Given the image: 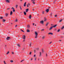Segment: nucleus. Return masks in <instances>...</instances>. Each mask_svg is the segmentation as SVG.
Segmentation results:
<instances>
[{
	"label": "nucleus",
	"mask_w": 64,
	"mask_h": 64,
	"mask_svg": "<svg viewBox=\"0 0 64 64\" xmlns=\"http://www.w3.org/2000/svg\"><path fill=\"white\" fill-rule=\"evenodd\" d=\"M35 33L36 34V36H35V38H37V36H38V33L37 32H36Z\"/></svg>",
	"instance_id": "1"
},
{
	"label": "nucleus",
	"mask_w": 64,
	"mask_h": 64,
	"mask_svg": "<svg viewBox=\"0 0 64 64\" xmlns=\"http://www.w3.org/2000/svg\"><path fill=\"white\" fill-rule=\"evenodd\" d=\"M10 37L9 36H8L6 38V40H9V39H10Z\"/></svg>",
	"instance_id": "2"
},
{
	"label": "nucleus",
	"mask_w": 64,
	"mask_h": 64,
	"mask_svg": "<svg viewBox=\"0 0 64 64\" xmlns=\"http://www.w3.org/2000/svg\"><path fill=\"white\" fill-rule=\"evenodd\" d=\"M46 11L47 13L49 12V9H46Z\"/></svg>",
	"instance_id": "3"
},
{
	"label": "nucleus",
	"mask_w": 64,
	"mask_h": 64,
	"mask_svg": "<svg viewBox=\"0 0 64 64\" xmlns=\"http://www.w3.org/2000/svg\"><path fill=\"white\" fill-rule=\"evenodd\" d=\"M6 3H10V1L9 0H6Z\"/></svg>",
	"instance_id": "4"
},
{
	"label": "nucleus",
	"mask_w": 64,
	"mask_h": 64,
	"mask_svg": "<svg viewBox=\"0 0 64 64\" xmlns=\"http://www.w3.org/2000/svg\"><path fill=\"white\" fill-rule=\"evenodd\" d=\"M26 12H28V11H29V9L27 8L26 10Z\"/></svg>",
	"instance_id": "5"
},
{
	"label": "nucleus",
	"mask_w": 64,
	"mask_h": 64,
	"mask_svg": "<svg viewBox=\"0 0 64 64\" xmlns=\"http://www.w3.org/2000/svg\"><path fill=\"white\" fill-rule=\"evenodd\" d=\"M48 34V35H53V34L52 33H51V32H49Z\"/></svg>",
	"instance_id": "6"
},
{
	"label": "nucleus",
	"mask_w": 64,
	"mask_h": 64,
	"mask_svg": "<svg viewBox=\"0 0 64 64\" xmlns=\"http://www.w3.org/2000/svg\"><path fill=\"white\" fill-rule=\"evenodd\" d=\"M22 38H23V39H25V38H26V36H25L24 35L23 36V37H22Z\"/></svg>",
	"instance_id": "7"
},
{
	"label": "nucleus",
	"mask_w": 64,
	"mask_h": 64,
	"mask_svg": "<svg viewBox=\"0 0 64 64\" xmlns=\"http://www.w3.org/2000/svg\"><path fill=\"white\" fill-rule=\"evenodd\" d=\"M12 14H13V12H12V11H11L10 13V15H12Z\"/></svg>",
	"instance_id": "8"
},
{
	"label": "nucleus",
	"mask_w": 64,
	"mask_h": 64,
	"mask_svg": "<svg viewBox=\"0 0 64 64\" xmlns=\"http://www.w3.org/2000/svg\"><path fill=\"white\" fill-rule=\"evenodd\" d=\"M40 23H41V24H43L44 23V21H42L40 22Z\"/></svg>",
	"instance_id": "9"
},
{
	"label": "nucleus",
	"mask_w": 64,
	"mask_h": 64,
	"mask_svg": "<svg viewBox=\"0 0 64 64\" xmlns=\"http://www.w3.org/2000/svg\"><path fill=\"white\" fill-rule=\"evenodd\" d=\"M26 2H25L24 4V7H25L26 6Z\"/></svg>",
	"instance_id": "10"
},
{
	"label": "nucleus",
	"mask_w": 64,
	"mask_h": 64,
	"mask_svg": "<svg viewBox=\"0 0 64 64\" xmlns=\"http://www.w3.org/2000/svg\"><path fill=\"white\" fill-rule=\"evenodd\" d=\"M27 28H30V25H28L27 26Z\"/></svg>",
	"instance_id": "11"
},
{
	"label": "nucleus",
	"mask_w": 64,
	"mask_h": 64,
	"mask_svg": "<svg viewBox=\"0 0 64 64\" xmlns=\"http://www.w3.org/2000/svg\"><path fill=\"white\" fill-rule=\"evenodd\" d=\"M48 24H49V22H47L46 23V26H47V25H48Z\"/></svg>",
	"instance_id": "12"
},
{
	"label": "nucleus",
	"mask_w": 64,
	"mask_h": 64,
	"mask_svg": "<svg viewBox=\"0 0 64 64\" xmlns=\"http://www.w3.org/2000/svg\"><path fill=\"white\" fill-rule=\"evenodd\" d=\"M52 28H53V26H52V27H51L49 29V30H51L52 29Z\"/></svg>",
	"instance_id": "13"
},
{
	"label": "nucleus",
	"mask_w": 64,
	"mask_h": 64,
	"mask_svg": "<svg viewBox=\"0 0 64 64\" xmlns=\"http://www.w3.org/2000/svg\"><path fill=\"white\" fill-rule=\"evenodd\" d=\"M56 26H57V25L56 24L55 25H54V26H52L53 28H55V27H56Z\"/></svg>",
	"instance_id": "14"
},
{
	"label": "nucleus",
	"mask_w": 64,
	"mask_h": 64,
	"mask_svg": "<svg viewBox=\"0 0 64 64\" xmlns=\"http://www.w3.org/2000/svg\"><path fill=\"white\" fill-rule=\"evenodd\" d=\"M8 14H7V13H6V17H7V16H8Z\"/></svg>",
	"instance_id": "15"
},
{
	"label": "nucleus",
	"mask_w": 64,
	"mask_h": 64,
	"mask_svg": "<svg viewBox=\"0 0 64 64\" xmlns=\"http://www.w3.org/2000/svg\"><path fill=\"white\" fill-rule=\"evenodd\" d=\"M62 20H63V19H61V20H59V22H61L62 21Z\"/></svg>",
	"instance_id": "16"
},
{
	"label": "nucleus",
	"mask_w": 64,
	"mask_h": 64,
	"mask_svg": "<svg viewBox=\"0 0 64 64\" xmlns=\"http://www.w3.org/2000/svg\"><path fill=\"white\" fill-rule=\"evenodd\" d=\"M24 15H26V13L25 12H24Z\"/></svg>",
	"instance_id": "17"
},
{
	"label": "nucleus",
	"mask_w": 64,
	"mask_h": 64,
	"mask_svg": "<svg viewBox=\"0 0 64 64\" xmlns=\"http://www.w3.org/2000/svg\"><path fill=\"white\" fill-rule=\"evenodd\" d=\"M31 17H32L31 15H30L29 16V18H30V19H31Z\"/></svg>",
	"instance_id": "18"
},
{
	"label": "nucleus",
	"mask_w": 64,
	"mask_h": 64,
	"mask_svg": "<svg viewBox=\"0 0 64 64\" xmlns=\"http://www.w3.org/2000/svg\"><path fill=\"white\" fill-rule=\"evenodd\" d=\"M64 26L62 27L61 28V29H62H62H64Z\"/></svg>",
	"instance_id": "19"
},
{
	"label": "nucleus",
	"mask_w": 64,
	"mask_h": 64,
	"mask_svg": "<svg viewBox=\"0 0 64 64\" xmlns=\"http://www.w3.org/2000/svg\"><path fill=\"white\" fill-rule=\"evenodd\" d=\"M27 32H30V30H27Z\"/></svg>",
	"instance_id": "20"
},
{
	"label": "nucleus",
	"mask_w": 64,
	"mask_h": 64,
	"mask_svg": "<svg viewBox=\"0 0 64 64\" xmlns=\"http://www.w3.org/2000/svg\"><path fill=\"white\" fill-rule=\"evenodd\" d=\"M6 21V20H5L3 19V22H5Z\"/></svg>",
	"instance_id": "21"
},
{
	"label": "nucleus",
	"mask_w": 64,
	"mask_h": 64,
	"mask_svg": "<svg viewBox=\"0 0 64 64\" xmlns=\"http://www.w3.org/2000/svg\"><path fill=\"white\" fill-rule=\"evenodd\" d=\"M44 21H46V18H44Z\"/></svg>",
	"instance_id": "22"
},
{
	"label": "nucleus",
	"mask_w": 64,
	"mask_h": 64,
	"mask_svg": "<svg viewBox=\"0 0 64 64\" xmlns=\"http://www.w3.org/2000/svg\"><path fill=\"white\" fill-rule=\"evenodd\" d=\"M19 7H20V10H22V8H21V6H19Z\"/></svg>",
	"instance_id": "23"
},
{
	"label": "nucleus",
	"mask_w": 64,
	"mask_h": 64,
	"mask_svg": "<svg viewBox=\"0 0 64 64\" xmlns=\"http://www.w3.org/2000/svg\"><path fill=\"white\" fill-rule=\"evenodd\" d=\"M18 5H16V8H17V7H18Z\"/></svg>",
	"instance_id": "24"
},
{
	"label": "nucleus",
	"mask_w": 64,
	"mask_h": 64,
	"mask_svg": "<svg viewBox=\"0 0 64 64\" xmlns=\"http://www.w3.org/2000/svg\"><path fill=\"white\" fill-rule=\"evenodd\" d=\"M44 38H45V37L44 36H43L42 37V39H44Z\"/></svg>",
	"instance_id": "25"
},
{
	"label": "nucleus",
	"mask_w": 64,
	"mask_h": 64,
	"mask_svg": "<svg viewBox=\"0 0 64 64\" xmlns=\"http://www.w3.org/2000/svg\"><path fill=\"white\" fill-rule=\"evenodd\" d=\"M0 19H3V18L2 17H0Z\"/></svg>",
	"instance_id": "26"
},
{
	"label": "nucleus",
	"mask_w": 64,
	"mask_h": 64,
	"mask_svg": "<svg viewBox=\"0 0 64 64\" xmlns=\"http://www.w3.org/2000/svg\"><path fill=\"white\" fill-rule=\"evenodd\" d=\"M32 2L33 4H35V2H34V1Z\"/></svg>",
	"instance_id": "27"
},
{
	"label": "nucleus",
	"mask_w": 64,
	"mask_h": 64,
	"mask_svg": "<svg viewBox=\"0 0 64 64\" xmlns=\"http://www.w3.org/2000/svg\"><path fill=\"white\" fill-rule=\"evenodd\" d=\"M40 57L41 56V52H40Z\"/></svg>",
	"instance_id": "28"
},
{
	"label": "nucleus",
	"mask_w": 64,
	"mask_h": 64,
	"mask_svg": "<svg viewBox=\"0 0 64 64\" xmlns=\"http://www.w3.org/2000/svg\"><path fill=\"white\" fill-rule=\"evenodd\" d=\"M12 11L13 12H15V9H14V10H12Z\"/></svg>",
	"instance_id": "29"
},
{
	"label": "nucleus",
	"mask_w": 64,
	"mask_h": 64,
	"mask_svg": "<svg viewBox=\"0 0 64 64\" xmlns=\"http://www.w3.org/2000/svg\"><path fill=\"white\" fill-rule=\"evenodd\" d=\"M30 47H31V42H30Z\"/></svg>",
	"instance_id": "30"
},
{
	"label": "nucleus",
	"mask_w": 64,
	"mask_h": 64,
	"mask_svg": "<svg viewBox=\"0 0 64 64\" xmlns=\"http://www.w3.org/2000/svg\"><path fill=\"white\" fill-rule=\"evenodd\" d=\"M60 29H58V30L57 31V32H59V31H60Z\"/></svg>",
	"instance_id": "31"
},
{
	"label": "nucleus",
	"mask_w": 64,
	"mask_h": 64,
	"mask_svg": "<svg viewBox=\"0 0 64 64\" xmlns=\"http://www.w3.org/2000/svg\"><path fill=\"white\" fill-rule=\"evenodd\" d=\"M20 30H21L22 31V32H24V30H22V29H20Z\"/></svg>",
	"instance_id": "32"
},
{
	"label": "nucleus",
	"mask_w": 64,
	"mask_h": 64,
	"mask_svg": "<svg viewBox=\"0 0 64 64\" xmlns=\"http://www.w3.org/2000/svg\"><path fill=\"white\" fill-rule=\"evenodd\" d=\"M10 61L12 63H13V60H10Z\"/></svg>",
	"instance_id": "33"
},
{
	"label": "nucleus",
	"mask_w": 64,
	"mask_h": 64,
	"mask_svg": "<svg viewBox=\"0 0 64 64\" xmlns=\"http://www.w3.org/2000/svg\"><path fill=\"white\" fill-rule=\"evenodd\" d=\"M35 49H36V50H37L38 51V50H39V48H36Z\"/></svg>",
	"instance_id": "34"
},
{
	"label": "nucleus",
	"mask_w": 64,
	"mask_h": 64,
	"mask_svg": "<svg viewBox=\"0 0 64 64\" xmlns=\"http://www.w3.org/2000/svg\"><path fill=\"white\" fill-rule=\"evenodd\" d=\"M18 47H20V44H18Z\"/></svg>",
	"instance_id": "35"
},
{
	"label": "nucleus",
	"mask_w": 64,
	"mask_h": 64,
	"mask_svg": "<svg viewBox=\"0 0 64 64\" xmlns=\"http://www.w3.org/2000/svg\"><path fill=\"white\" fill-rule=\"evenodd\" d=\"M4 64H6V63L5 62V61H4Z\"/></svg>",
	"instance_id": "36"
},
{
	"label": "nucleus",
	"mask_w": 64,
	"mask_h": 64,
	"mask_svg": "<svg viewBox=\"0 0 64 64\" xmlns=\"http://www.w3.org/2000/svg\"><path fill=\"white\" fill-rule=\"evenodd\" d=\"M42 53L44 52V50H43V49H42Z\"/></svg>",
	"instance_id": "37"
},
{
	"label": "nucleus",
	"mask_w": 64,
	"mask_h": 64,
	"mask_svg": "<svg viewBox=\"0 0 64 64\" xmlns=\"http://www.w3.org/2000/svg\"><path fill=\"white\" fill-rule=\"evenodd\" d=\"M44 29H42L41 30V31H44Z\"/></svg>",
	"instance_id": "38"
},
{
	"label": "nucleus",
	"mask_w": 64,
	"mask_h": 64,
	"mask_svg": "<svg viewBox=\"0 0 64 64\" xmlns=\"http://www.w3.org/2000/svg\"><path fill=\"white\" fill-rule=\"evenodd\" d=\"M34 53H36V50H34Z\"/></svg>",
	"instance_id": "39"
},
{
	"label": "nucleus",
	"mask_w": 64,
	"mask_h": 64,
	"mask_svg": "<svg viewBox=\"0 0 64 64\" xmlns=\"http://www.w3.org/2000/svg\"><path fill=\"white\" fill-rule=\"evenodd\" d=\"M9 52H8L7 53H6V54H9Z\"/></svg>",
	"instance_id": "40"
},
{
	"label": "nucleus",
	"mask_w": 64,
	"mask_h": 64,
	"mask_svg": "<svg viewBox=\"0 0 64 64\" xmlns=\"http://www.w3.org/2000/svg\"><path fill=\"white\" fill-rule=\"evenodd\" d=\"M24 61V60H21V62H23V61Z\"/></svg>",
	"instance_id": "41"
},
{
	"label": "nucleus",
	"mask_w": 64,
	"mask_h": 64,
	"mask_svg": "<svg viewBox=\"0 0 64 64\" xmlns=\"http://www.w3.org/2000/svg\"><path fill=\"white\" fill-rule=\"evenodd\" d=\"M57 15H56L55 16V17H57Z\"/></svg>",
	"instance_id": "42"
},
{
	"label": "nucleus",
	"mask_w": 64,
	"mask_h": 64,
	"mask_svg": "<svg viewBox=\"0 0 64 64\" xmlns=\"http://www.w3.org/2000/svg\"><path fill=\"white\" fill-rule=\"evenodd\" d=\"M12 9H14V8H13V7H12Z\"/></svg>",
	"instance_id": "43"
},
{
	"label": "nucleus",
	"mask_w": 64,
	"mask_h": 64,
	"mask_svg": "<svg viewBox=\"0 0 64 64\" xmlns=\"http://www.w3.org/2000/svg\"><path fill=\"white\" fill-rule=\"evenodd\" d=\"M42 14H44V11H42Z\"/></svg>",
	"instance_id": "44"
},
{
	"label": "nucleus",
	"mask_w": 64,
	"mask_h": 64,
	"mask_svg": "<svg viewBox=\"0 0 64 64\" xmlns=\"http://www.w3.org/2000/svg\"><path fill=\"white\" fill-rule=\"evenodd\" d=\"M52 13H51L50 14V16L51 17L52 16Z\"/></svg>",
	"instance_id": "45"
},
{
	"label": "nucleus",
	"mask_w": 64,
	"mask_h": 64,
	"mask_svg": "<svg viewBox=\"0 0 64 64\" xmlns=\"http://www.w3.org/2000/svg\"><path fill=\"white\" fill-rule=\"evenodd\" d=\"M10 8H8L7 9V10H10Z\"/></svg>",
	"instance_id": "46"
},
{
	"label": "nucleus",
	"mask_w": 64,
	"mask_h": 64,
	"mask_svg": "<svg viewBox=\"0 0 64 64\" xmlns=\"http://www.w3.org/2000/svg\"><path fill=\"white\" fill-rule=\"evenodd\" d=\"M17 27V25H16L15 27Z\"/></svg>",
	"instance_id": "47"
},
{
	"label": "nucleus",
	"mask_w": 64,
	"mask_h": 64,
	"mask_svg": "<svg viewBox=\"0 0 64 64\" xmlns=\"http://www.w3.org/2000/svg\"><path fill=\"white\" fill-rule=\"evenodd\" d=\"M31 53H32V52H30V55H31Z\"/></svg>",
	"instance_id": "48"
},
{
	"label": "nucleus",
	"mask_w": 64,
	"mask_h": 64,
	"mask_svg": "<svg viewBox=\"0 0 64 64\" xmlns=\"http://www.w3.org/2000/svg\"><path fill=\"white\" fill-rule=\"evenodd\" d=\"M27 7H29V6H28V4H27Z\"/></svg>",
	"instance_id": "49"
},
{
	"label": "nucleus",
	"mask_w": 64,
	"mask_h": 64,
	"mask_svg": "<svg viewBox=\"0 0 64 64\" xmlns=\"http://www.w3.org/2000/svg\"><path fill=\"white\" fill-rule=\"evenodd\" d=\"M12 54H14V53L13 52H12Z\"/></svg>",
	"instance_id": "50"
},
{
	"label": "nucleus",
	"mask_w": 64,
	"mask_h": 64,
	"mask_svg": "<svg viewBox=\"0 0 64 64\" xmlns=\"http://www.w3.org/2000/svg\"><path fill=\"white\" fill-rule=\"evenodd\" d=\"M34 57H36V54H34Z\"/></svg>",
	"instance_id": "51"
},
{
	"label": "nucleus",
	"mask_w": 64,
	"mask_h": 64,
	"mask_svg": "<svg viewBox=\"0 0 64 64\" xmlns=\"http://www.w3.org/2000/svg\"><path fill=\"white\" fill-rule=\"evenodd\" d=\"M18 21L16 19V22H17V21Z\"/></svg>",
	"instance_id": "52"
},
{
	"label": "nucleus",
	"mask_w": 64,
	"mask_h": 64,
	"mask_svg": "<svg viewBox=\"0 0 64 64\" xmlns=\"http://www.w3.org/2000/svg\"><path fill=\"white\" fill-rule=\"evenodd\" d=\"M32 59H33V58H32L31 59V61H32Z\"/></svg>",
	"instance_id": "53"
},
{
	"label": "nucleus",
	"mask_w": 64,
	"mask_h": 64,
	"mask_svg": "<svg viewBox=\"0 0 64 64\" xmlns=\"http://www.w3.org/2000/svg\"><path fill=\"white\" fill-rule=\"evenodd\" d=\"M32 2H34V0H32Z\"/></svg>",
	"instance_id": "54"
},
{
	"label": "nucleus",
	"mask_w": 64,
	"mask_h": 64,
	"mask_svg": "<svg viewBox=\"0 0 64 64\" xmlns=\"http://www.w3.org/2000/svg\"><path fill=\"white\" fill-rule=\"evenodd\" d=\"M20 35H18V37H20Z\"/></svg>",
	"instance_id": "55"
},
{
	"label": "nucleus",
	"mask_w": 64,
	"mask_h": 64,
	"mask_svg": "<svg viewBox=\"0 0 64 64\" xmlns=\"http://www.w3.org/2000/svg\"><path fill=\"white\" fill-rule=\"evenodd\" d=\"M25 40H24L23 41V42H25Z\"/></svg>",
	"instance_id": "56"
},
{
	"label": "nucleus",
	"mask_w": 64,
	"mask_h": 64,
	"mask_svg": "<svg viewBox=\"0 0 64 64\" xmlns=\"http://www.w3.org/2000/svg\"><path fill=\"white\" fill-rule=\"evenodd\" d=\"M55 2H56L55 1H54V2H53V3L54 4L55 3Z\"/></svg>",
	"instance_id": "57"
},
{
	"label": "nucleus",
	"mask_w": 64,
	"mask_h": 64,
	"mask_svg": "<svg viewBox=\"0 0 64 64\" xmlns=\"http://www.w3.org/2000/svg\"><path fill=\"white\" fill-rule=\"evenodd\" d=\"M60 38H63V36H61V37H60Z\"/></svg>",
	"instance_id": "58"
},
{
	"label": "nucleus",
	"mask_w": 64,
	"mask_h": 64,
	"mask_svg": "<svg viewBox=\"0 0 64 64\" xmlns=\"http://www.w3.org/2000/svg\"><path fill=\"white\" fill-rule=\"evenodd\" d=\"M51 43H52V42H50L49 43V44H51Z\"/></svg>",
	"instance_id": "59"
},
{
	"label": "nucleus",
	"mask_w": 64,
	"mask_h": 64,
	"mask_svg": "<svg viewBox=\"0 0 64 64\" xmlns=\"http://www.w3.org/2000/svg\"><path fill=\"white\" fill-rule=\"evenodd\" d=\"M28 5H30V4H28Z\"/></svg>",
	"instance_id": "60"
},
{
	"label": "nucleus",
	"mask_w": 64,
	"mask_h": 64,
	"mask_svg": "<svg viewBox=\"0 0 64 64\" xmlns=\"http://www.w3.org/2000/svg\"><path fill=\"white\" fill-rule=\"evenodd\" d=\"M34 9H32V10H33V11H34Z\"/></svg>",
	"instance_id": "61"
},
{
	"label": "nucleus",
	"mask_w": 64,
	"mask_h": 64,
	"mask_svg": "<svg viewBox=\"0 0 64 64\" xmlns=\"http://www.w3.org/2000/svg\"><path fill=\"white\" fill-rule=\"evenodd\" d=\"M33 26L34 25V23L33 24Z\"/></svg>",
	"instance_id": "62"
},
{
	"label": "nucleus",
	"mask_w": 64,
	"mask_h": 64,
	"mask_svg": "<svg viewBox=\"0 0 64 64\" xmlns=\"http://www.w3.org/2000/svg\"><path fill=\"white\" fill-rule=\"evenodd\" d=\"M46 56H47V54H46Z\"/></svg>",
	"instance_id": "63"
},
{
	"label": "nucleus",
	"mask_w": 64,
	"mask_h": 64,
	"mask_svg": "<svg viewBox=\"0 0 64 64\" xmlns=\"http://www.w3.org/2000/svg\"><path fill=\"white\" fill-rule=\"evenodd\" d=\"M24 48H23L22 49V50H24Z\"/></svg>",
	"instance_id": "64"
}]
</instances>
